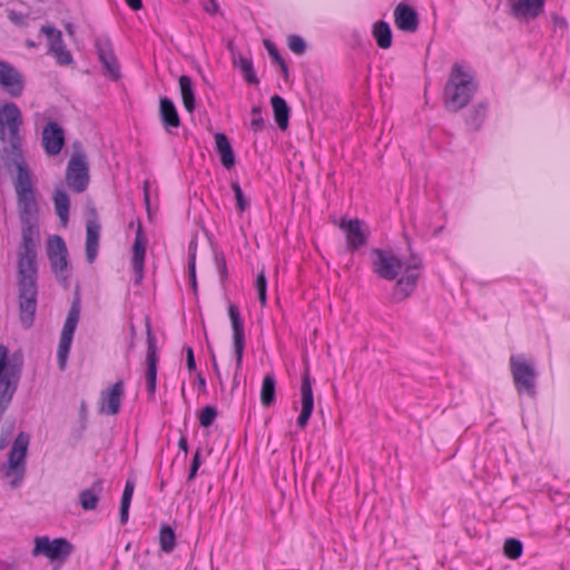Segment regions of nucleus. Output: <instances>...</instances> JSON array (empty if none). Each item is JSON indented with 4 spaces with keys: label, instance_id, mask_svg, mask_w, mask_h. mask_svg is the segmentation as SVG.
I'll return each instance as SVG.
<instances>
[{
    "label": "nucleus",
    "instance_id": "20e7f679",
    "mask_svg": "<svg viewBox=\"0 0 570 570\" xmlns=\"http://www.w3.org/2000/svg\"><path fill=\"white\" fill-rule=\"evenodd\" d=\"M510 368L517 392L534 396L538 373L533 362L527 360L522 354L512 355L510 357Z\"/></svg>",
    "mask_w": 570,
    "mask_h": 570
},
{
    "label": "nucleus",
    "instance_id": "ea45409f",
    "mask_svg": "<svg viewBox=\"0 0 570 570\" xmlns=\"http://www.w3.org/2000/svg\"><path fill=\"white\" fill-rule=\"evenodd\" d=\"M504 553L510 559H518L522 554V543L517 539H508L504 542Z\"/></svg>",
    "mask_w": 570,
    "mask_h": 570
},
{
    "label": "nucleus",
    "instance_id": "c85d7f7f",
    "mask_svg": "<svg viewBox=\"0 0 570 570\" xmlns=\"http://www.w3.org/2000/svg\"><path fill=\"white\" fill-rule=\"evenodd\" d=\"M372 36L381 49H389L392 46V30L386 21H376L372 26Z\"/></svg>",
    "mask_w": 570,
    "mask_h": 570
},
{
    "label": "nucleus",
    "instance_id": "f03ea898",
    "mask_svg": "<svg viewBox=\"0 0 570 570\" xmlns=\"http://www.w3.org/2000/svg\"><path fill=\"white\" fill-rule=\"evenodd\" d=\"M370 256L373 272L380 278L396 279L393 288L395 299L402 301L414 292L423 267L419 255H397L391 249L374 248Z\"/></svg>",
    "mask_w": 570,
    "mask_h": 570
},
{
    "label": "nucleus",
    "instance_id": "473e14b6",
    "mask_svg": "<svg viewBox=\"0 0 570 570\" xmlns=\"http://www.w3.org/2000/svg\"><path fill=\"white\" fill-rule=\"evenodd\" d=\"M275 377L273 374H266L261 390V401L264 406H271L275 401Z\"/></svg>",
    "mask_w": 570,
    "mask_h": 570
},
{
    "label": "nucleus",
    "instance_id": "864d4df0",
    "mask_svg": "<svg viewBox=\"0 0 570 570\" xmlns=\"http://www.w3.org/2000/svg\"><path fill=\"white\" fill-rule=\"evenodd\" d=\"M191 465L196 466L199 469V466L202 465V459H200V449H198L193 458V462H191Z\"/></svg>",
    "mask_w": 570,
    "mask_h": 570
},
{
    "label": "nucleus",
    "instance_id": "58836bf2",
    "mask_svg": "<svg viewBox=\"0 0 570 570\" xmlns=\"http://www.w3.org/2000/svg\"><path fill=\"white\" fill-rule=\"evenodd\" d=\"M250 129L255 132H259L265 127V119L262 115V108L259 106H254L250 110Z\"/></svg>",
    "mask_w": 570,
    "mask_h": 570
},
{
    "label": "nucleus",
    "instance_id": "ddd939ff",
    "mask_svg": "<svg viewBox=\"0 0 570 570\" xmlns=\"http://www.w3.org/2000/svg\"><path fill=\"white\" fill-rule=\"evenodd\" d=\"M337 225L345 233L348 250H357L366 244L368 229L364 222L343 217Z\"/></svg>",
    "mask_w": 570,
    "mask_h": 570
},
{
    "label": "nucleus",
    "instance_id": "7c9ffc66",
    "mask_svg": "<svg viewBox=\"0 0 570 570\" xmlns=\"http://www.w3.org/2000/svg\"><path fill=\"white\" fill-rule=\"evenodd\" d=\"M179 88L185 109L188 112H193L195 109V91L190 77L181 76L179 78Z\"/></svg>",
    "mask_w": 570,
    "mask_h": 570
},
{
    "label": "nucleus",
    "instance_id": "4d7b16f0",
    "mask_svg": "<svg viewBox=\"0 0 570 570\" xmlns=\"http://www.w3.org/2000/svg\"><path fill=\"white\" fill-rule=\"evenodd\" d=\"M214 370H215L216 374L219 376V371H218V366H217L216 362H214Z\"/></svg>",
    "mask_w": 570,
    "mask_h": 570
},
{
    "label": "nucleus",
    "instance_id": "39448f33",
    "mask_svg": "<svg viewBox=\"0 0 570 570\" xmlns=\"http://www.w3.org/2000/svg\"><path fill=\"white\" fill-rule=\"evenodd\" d=\"M30 438L27 433L20 432L9 452L8 462L4 469V475L12 478L10 484L12 488L19 487L26 472V458Z\"/></svg>",
    "mask_w": 570,
    "mask_h": 570
},
{
    "label": "nucleus",
    "instance_id": "cd10ccee",
    "mask_svg": "<svg viewBox=\"0 0 570 570\" xmlns=\"http://www.w3.org/2000/svg\"><path fill=\"white\" fill-rule=\"evenodd\" d=\"M271 105L274 112V118L281 130H286L288 127L289 107L285 99L281 96H273Z\"/></svg>",
    "mask_w": 570,
    "mask_h": 570
},
{
    "label": "nucleus",
    "instance_id": "5fc2aeb1",
    "mask_svg": "<svg viewBox=\"0 0 570 570\" xmlns=\"http://www.w3.org/2000/svg\"><path fill=\"white\" fill-rule=\"evenodd\" d=\"M197 471H198V468H196L194 465H190V470H189V474H188V480H193L196 476Z\"/></svg>",
    "mask_w": 570,
    "mask_h": 570
},
{
    "label": "nucleus",
    "instance_id": "7ed1b4c3",
    "mask_svg": "<svg viewBox=\"0 0 570 570\" xmlns=\"http://www.w3.org/2000/svg\"><path fill=\"white\" fill-rule=\"evenodd\" d=\"M476 88L478 83L472 67L463 61L455 62L444 87L445 107L451 111L462 109L471 101Z\"/></svg>",
    "mask_w": 570,
    "mask_h": 570
},
{
    "label": "nucleus",
    "instance_id": "8fccbe9b",
    "mask_svg": "<svg viewBox=\"0 0 570 570\" xmlns=\"http://www.w3.org/2000/svg\"><path fill=\"white\" fill-rule=\"evenodd\" d=\"M189 276L193 285H196L195 258H191L188 264Z\"/></svg>",
    "mask_w": 570,
    "mask_h": 570
},
{
    "label": "nucleus",
    "instance_id": "c9c22d12",
    "mask_svg": "<svg viewBox=\"0 0 570 570\" xmlns=\"http://www.w3.org/2000/svg\"><path fill=\"white\" fill-rule=\"evenodd\" d=\"M235 66L242 71L245 80L248 83H258V79L255 76L253 62L245 56H238L234 59Z\"/></svg>",
    "mask_w": 570,
    "mask_h": 570
},
{
    "label": "nucleus",
    "instance_id": "393cba45",
    "mask_svg": "<svg viewBox=\"0 0 570 570\" xmlns=\"http://www.w3.org/2000/svg\"><path fill=\"white\" fill-rule=\"evenodd\" d=\"M104 489V482L96 480L88 489L82 490L79 493V502L83 510L91 511L97 508L101 492Z\"/></svg>",
    "mask_w": 570,
    "mask_h": 570
},
{
    "label": "nucleus",
    "instance_id": "412c9836",
    "mask_svg": "<svg viewBox=\"0 0 570 570\" xmlns=\"http://www.w3.org/2000/svg\"><path fill=\"white\" fill-rule=\"evenodd\" d=\"M396 27L405 32H414L419 26L416 12L407 4L400 3L394 10Z\"/></svg>",
    "mask_w": 570,
    "mask_h": 570
},
{
    "label": "nucleus",
    "instance_id": "09e8293b",
    "mask_svg": "<svg viewBox=\"0 0 570 570\" xmlns=\"http://www.w3.org/2000/svg\"><path fill=\"white\" fill-rule=\"evenodd\" d=\"M186 352H187V367L189 371H193L196 367L193 348L188 347L186 350Z\"/></svg>",
    "mask_w": 570,
    "mask_h": 570
},
{
    "label": "nucleus",
    "instance_id": "9b49d317",
    "mask_svg": "<svg viewBox=\"0 0 570 570\" xmlns=\"http://www.w3.org/2000/svg\"><path fill=\"white\" fill-rule=\"evenodd\" d=\"M73 552V546L63 538L38 537L35 540L33 556H46L51 561L63 563Z\"/></svg>",
    "mask_w": 570,
    "mask_h": 570
},
{
    "label": "nucleus",
    "instance_id": "f8f14e48",
    "mask_svg": "<svg viewBox=\"0 0 570 570\" xmlns=\"http://www.w3.org/2000/svg\"><path fill=\"white\" fill-rule=\"evenodd\" d=\"M0 86L10 97L18 98L24 91V75L10 62L0 60Z\"/></svg>",
    "mask_w": 570,
    "mask_h": 570
},
{
    "label": "nucleus",
    "instance_id": "423d86ee",
    "mask_svg": "<svg viewBox=\"0 0 570 570\" xmlns=\"http://www.w3.org/2000/svg\"><path fill=\"white\" fill-rule=\"evenodd\" d=\"M48 120L41 130V147L49 157L58 156L65 147V129L56 120H51L45 112L35 114V126L39 127Z\"/></svg>",
    "mask_w": 570,
    "mask_h": 570
},
{
    "label": "nucleus",
    "instance_id": "dca6fc26",
    "mask_svg": "<svg viewBox=\"0 0 570 570\" xmlns=\"http://www.w3.org/2000/svg\"><path fill=\"white\" fill-rule=\"evenodd\" d=\"M95 48L106 75L111 80H118L120 78V66L115 56L110 39L108 37H98L95 41Z\"/></svg>",
    "mask_w": 570,
    "mask_h": 570
},
{
    "label": "nucleus",
    "instance_id": "2eb2a0df",
    "mask_svg": "<svg viewBox=\"0 0 570 570\" xmlns=\"http://www.w3.org/2000/svg\"><path fill=\"white\" fill-rule=\"evenodd\" d=\"M40 32L47 38L48 53L56 58L57 63L68 66L72 62V56L67 50L60 30L52 26H42Z\"/></svg>",
    "mask_w": 570,
    "mask_h": 570
},
{
    "label": "nucleus",
    "instance_id": "4c0bfd02",
    "mask_svg": "<svg viewBox=\"0 0 570 570\" xmlns=\"http://www.w3.org/2000/svg\"><path fill=\"white\" fill-rule=\"evenodd\" d=\"M264 46H265L269 57L273 59V61L275 63H277L281 67L283 75L286 77L288 73V68H287L285 60L279 55L276 46L269 40H265Z\"/></svg>",
    "mask_w": 570,
    "mask_h": 570
},
{
    "label": "nucleus",
    "instance_id": "72a5a7b5",
    "mask_svg": "<svg viewBox=\"0 0 570 570\" xmlns=\"http://www.w3.org/2000/svg\"><path fill=\"white\" fill-rule=\"evenodd\" d=\"M159 544L165 553H171L176 547V533L168 524H163L159 530Z\"/></svg>",
    "mask_w": 570,
    "mask_h": 570
},
{
    "label": "nucleus",
    "instance_id": "c03bdc74",
    "mask_svg": "<svg viewBox=\"0 0 570 570\" xmlns=\"http://www.w3.org/2000/svg\"><path fill=\"white\" fill-rule=\"evenodd\" d=\"M232 189H233V191L235 194V198H236V203H237V208L240 212H244L248 207L249 204L246 200L240 186L237 183H233L232 184Z\"/></svg>",
    "mask_w": 570,
    "mask_h": 570
},
{
    "label": "nucleus",
    "instance_id": "bb28decb",
    "mask_svg": "<svg viewBox=\"0 0 570 570\" xmlns=\"http://www.w3.org/2000/svg\"><path fill=\"white\" fill-rule=\"evenodd\" d=\"M215 144L223 166L230 169L235 165V156L228 138L224 134L218 132L215 135Z\"/></svg>",
    "mask_w": 570,
    "mask_h": 570
},
{
    "label": "nucleus",
    "instance_id": "c756f323",
    "mask_svg": "<svg viewBox=\"0 0 570 570\" xmlns=\"http://www.w3.org/2000/svg\"><path fill=\"white\" fill-rule=\"evenodd\" d=\"M18 206L20 209L21 219L26 223H30L37 213V202L35 193L18 196Z\"/></svg>",
    "mask_w": 570,
    "mask_h": 570
},
{
    "label": "nucleus",
    "instance_id": "4be33fe9",
    "mask_svg": "<svg viewBox=\"0 0 570 570\" xmlns=\"http://www.w3.org/2000/svg\"><path fill=\"white\" fill-rule=\"evenodd\" d=\"M157 363L158 357L156 353V347L149 341L147 356H146V372H145V382L146 389L148 393V397L153 400L156 393V381H157Z\"/></svg>",
    "mask_w": 570,
    "mask_h": 570
},
{
    "label": "nucleus",
    "instance_id": "b1692460",
    "mask_svg": "<svg viewBox=\"0 0 570 570\" xmlns=\"http://www.w3.org/2000/svg\"><path fill=\"white\" fill-rule=\"evenodd\" d=\"M86 234V257L89 263H92L98 255L100 234L99 224L96 220H88Z\"/></svg>",
    "mask_w": 570,
    "mask_h": 570
},
{
    "label": "nucleus",
    "instance_id": "f257e3e1",
    "mask_svg": "<svg viewBox=\"0 0 570 570\" xmlns=\"http://www.w3.org/2000/svg\"><path fill=\"white\" fill-rule=\"evenodd\" d=\"M38 245L39 233L29 224L22 229V240L17 253L19 317L24 328L32 326L38 305Z\"/></svg>",
    "mask_w": 570,
    "mask_h": 570
},
{
    "label": "nucleus",
    "instance_id": "aec40b11",
    "mask_svg": "<svg viewBox=\"0 0 570 570\" xmlns=\"http://www.w3.org/2000/svg\"><path fill=\"white\" fill-rule=\"evenodd\" d=\"M302 410L297 417V425L304 429L314 410V397L308 374L305 372L301 385Z\"/></svg>",
    "mask_w": 570,
    "mask_h": 570
},
{
    "label": "nucleus",
    "instance_id": "603ef678",
    "mask_svg": "<svg viewBox=\"0 0 570 570\" xmlns=\"http://www.w3.org/2000/svg\"><path fill=\"white\" fill-rule=\"evenodd\" d=\"M126 3L132 9V10H139L142 7L141 0H126Z\"/></svg>",
    "mask_w": 570,
    "mask_h": 570
},
{
    "label": "nucleus",
    "instance_id": "49530a36",
    "mask_svg": "<svg viewBox=\"0 0 570 570\" xmlns=\"http://www.w3.org/2000/svg\"><path fill=\"white\" fill-rule=\"evenodd\" d=\"M216 263L220 278L225 279L227 277V266L224 257H216Z\"/></svg>",
    "mask_w": 570,
    "mask_h": 570
},
{
    "label": "nucleus",
    "instance_id": "6e6552de",
    "mask_svg": "<svg viewBox=\"0 0 570 570\" xmlns=\"http://www.w3.org/2000/svg\"><path fill=\"white\" fill-rule=\"evenodd\" d=\"M80 311H81L80 303L78 301H73L69 308V312L67 314V318L65 321V324H63V327H62V331L60 334V340H59L58 350H57V360H58V366L60 370H65V367H66V364H67V361L69 357V352H70L71 344H72V340H73V335H75L76 328L79 323Z\"/></svg>",
    "mask_w": 570,
    "mask_h": 570
},
{
    "label": "nucleus",
    "instance_id": "f3484780",
    "mask_svg": "<svg viewBox=\"0 0 570 570\" xmlns=\"http://www.w3.org/2000/svg\"><path fill=\"white\" fill-rule=\"evenodd\" d=\"M125 396V384L117 381L111 386L101 391L99 399V411L102 414L116 415L120 411V405Z\"/></svg>",
    "mask_w": 570,
    "mask_h": 570
},
{
    "label": "nucleus",
    "instance_id": "4468645a",
    "mask_svg": "<svg viewBox=\"0 0 570 570\" xmlns=\"http://www.w3.org/2000/svg\"><path fill=\"white\" fill-rule=\"evenodd\" d=\"M228 316L230 318L232 328H233V346H234V356L236 363V373L242 370L243 365V353L245 348V331H244V321L240 316L239 309L236 305L230 304L228 306Z\"/></svg>",
    "mask_w": 570,
    "mask_h": 570
},
{
    "label": "nucleus",
    "instance_id": "3c124183",
    "mask_svg": "<svg viewBox=\"0 0 570 570\" xmlns=\"http://www.w3.org/2000/svg\"><path fill=\"white\" fill-rule=\"evenodd\" d=\"M179 449L185 453V455L188 453V442L187 438L185 435H181L178 441Z\"/></svg>",
    "mask_w": 570,
    "mask_h": 570
},
{
    "label": "nucleus",
    "instance_id": "2f4dec72",
    "mask_svg": "<svg viewBox=\"0 0 570 570\" xmlns=\"http://www.w3.org/2000/svg\"><path fill=\"white\" fill-rule=\"evenodd\" d=\"M14 187H16L17 196L33 193L29 171L23 165L18 166V175H17Z\"/></svg>",
    "mask_w": 570,
    "mask_h": 570
},
{
    "label": "nucleus",
    "instance_id": "13d9d810",
    "mask_svg": "<svg viewBox=\"0 0 570 570\" xmlns=\"http://www.w3.org/2000/svg\"><path fill=\"white\" fill-rule=\"evenodd\" d=\"M67 31H68L70 35L72 33V28H71V26H70V24H69V26H67Z\"/></svg>",
    "mask_w": 570,
    "mask_h": 570
},
{
    "label": "nucleus",
    "instance_id": "a878e982",
    "mask_svg": "<svg viewBox=\"0 0 570 570\" xmlns=\"http://www.w3.org/2000/svg\"><path fill=\"white\" fill-rule=\"evenodd\" d=\"M55 210L63 226L69 220L70 198L63 186L56 187L52 196Z\"/></svg>",
    "mask_w": 570,
    "mask_h": 570
},
{
    "label": "nucleus",
    "instance_id": "0eeeda50",
    "mask_svg": "<svg viewBox=\"0 0 570 570\" xmlns=\"http://www.w3.org/2000/svg\"><path fill=\"white\" fill-rule=\"evenodd\" d=\"M47 256L51 271L56 275L57 279L67 284L70 277V268L68 262V249L62 237L58 235L48 237Z\"/></svg>",
    "mask_w": 570,
    "mask_h": 570
},
{
    "label": "nucleus",
    "instance_id": "de8ad7c7",
    "mask_svg": "<svg viewBox=\"0 0 570 570\" xmlns=\"http://www.w3.org/2000/svg\"><path fill=\"white\" fill-rule=\"evenodd\" d=\"M204 9L206 10V12L215 14L218 11V3L216 2V0H208L204 4Z\"/></svg>",
    "mask_w": 570,
    "mask_h": 570
},
{
    "label": "nucleus",
    "instance_id": "a19ab883",
    "mask_svg": "<svg viewBox=\"0 0 570 570\" xmlns=\"http://www.w3.org/2000/svg\"><path fill=\"white\" fill-rule=\"evenodd\" d=\"M484 117L485 108L482 105H480L473 110L471 115H469L466 122L471 128L478 129L481 126Z\"/></svg>",
    "mask_w": 570,
    "mask_h": 570
},
{
    "label": "nucleus",
    "instance_id": "9d476101",
    "mask_svg": "<svg viewBox=\"0 0 570 570\" xmlns=\"http://www.w3.org/2000/svg\"><path fill=\"white\" fill-rule=\"evenodd\" d=\"M22 124L21 111L13 102L0 107V139L8 140L12 147L19 141V128Z\"/></svg>",
    "mask_w": 570,
    "mask_h": 570
},
{
    "label": "nucleus",
    "instance_id": "79ce46f5",
    "mask_svg": "<svg viewBox=\"0 0 570 570\" xmlns=\"http://www.w3.org/2000/svg\"><path fill=\"white\" fill-rule=\"evenodd\" d=\"M217 416V411L213 406H205L199 414V424L204 428L210 426Z\"/></svg>",
    "mask_w": 570,
    "mask_h": 570
},
{
    "label": "nucleus",
    "instance_id": "a18cd8bd",
    "mask_svg": "<svg viewBox=\"0 0 570 570\" xmlns=\"http://www.w3.org/2000/svg\"><path fill=\"white\" fill-rule=\"evenodd\" d=\"M552 26H553L554 31H557L559 29L560 30L566 29L568 27V23L563 17L556 14L552 17Z\"/></svg>",
    "mask_w": 570,
    "mask_h": 570
},
{
    "label": "nucleus",
    "instance_id": "6e6d98bb",
    "mask_svg": "<svg viewBox=\"0 0 570 570\" xmlns=\"http://www.w3.org/2000/svg\"><path fill=\"white\" fill-rule=\"evenodd\" d=\"M27 46L30 47V48H33L36 46V43L31 40H28L27 41Z\"/></svg>",
    "mask_w": 570,
    "mask_h": 570
},
{
    "label": "nucleus",
    "instance_id": "a211bd4d",
    "mask_svg": "<svg viewBox=\"0 0 570 570\" xmlns=\"http://www.w3.org/2000/svg\"><path fill=\"white\" fill-rule=\"evenodd\" d=\"M547 0H507L510 13L520 21H530L539 17Z\"/></svg>",
    "mask_w": 570,
    "mask_h": 570
},
{
    "label": "nucleus",
    "instance_id": "37998d69",
    "mask_svg": "<svg viewBox=\"0 0 570 570\" xmlns=\"http://www.w3.org/2000/svg\"><path fill=\"white\" fill-rule=\"evenodd\" d=\"M288 48L296 55H302L306 50V43L299 36L292 35L287 39Z\"/></svg>",
    "mask_w": 570,
    "mask_h": 570
},
{
    "label": "nucleus",
    "instance_id": "f704fd0d",
    "mask_svg": "<svg viewBox=\"0 0 570 570\" xmlns=\"http://www.w3.org/2000/svg\"><path fill=\"white\" fill-rule=\"evenodd\" d=\"M134 490H135V482L132 480H127L124 492H122L121 504H120V522L122 524L127 523L128 518H129V508H130Z\"/></svg>",
    "mask_w": 570,
    "mask_h": 570
},
{
    "label": "nucleus",
    "instance_id": "e433bc0d",
    "mask_svg": "<svg viewBox=\"0 0 570 570\" xmlns=\"http://www.w3.org/2000/svg\"><path fill=\"white\" fill-rule=\"evenodd\" d=\"M254 286L262 307H265L267 303V279L264 269L257 274Z\"/></svg>",
    "mask_w": 570,
    "mask_h": 570
},
{
    "label": "nucleus",
    "instance_id": "5701e85b",
    "mask_svg": "<svg viewBox=\"0 0 570 570\" xmlns=\"http://www.w3.org/2000/svg\"><path fill=\"white\" fill-rule=\"evenodd\" d=\"M159 114L163 126L167 134H174V129H177L180 125V118L174 102L167 98H160Z\"/></svg>",
    "mask_w": 570,
    "mask_h": 570
},
{
    "label": "nucleus",
    "instance_id": "1a4fd4ad",
    "mask_svg": "<svg viewBox=\"0 0 570 570\" xmlns=\"http://www.w3.org/2000/svg\"><path fill=\"white\" fill-rule=\"evenodd\" d=\"M90 181L89 166L83 153H75L66 169V183L75 193H83Z\"/></svg>",
    "mask_w": 570,
    "mask_h": 570
},
{
    "label": "nucleus",
    "instance_id": "6ab92c4d",
    "mask_svg": "<svg viewBox=\"0 0 570 570\" xmlns=\"http://www.w3.org/2000/svg\"><path fill=\"white\" fill-rule=\"evenodd\" d=\"M146 245L147 239L142 233L141 226L139 225L132 245L131 258L132 271L135 275L134 281L136 284H139L144 278Z\"/></svg>",
    "mask_w": 570,
    "mask_h": 570
}]
</instances>
